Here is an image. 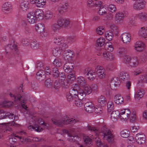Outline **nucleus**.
<instances>
[{"mask_svg": "<svg viewBox=\"0 0 147 147\" xmlns=\"http://www.w3.org/2000/svg\"><path fill=\"white\" fill-rule=\"evenodd\" d=\"M109 54H108L107 52H103V53H100L97 54L98 55H100L106 59H107L109 58L110 59V57L109 56Z\"/></svg>", "mask_w": 147, "mask_h": 147, "instance_id": "obj_59", "label": "nucleus"}, {"mask_svg": "<svg viewBox=\"0 0 147 147\" xmlns=\"http://www.w3.org/2000/svg\"><path fill=\"white\" fill-rule=\"evenodd\" d=\"M45 85L47 88L51 87L53 85V80L50 78L47 79L45 82Z\"/></svg>", "mask_w": 147, "mask_h": 147, "instance_id": "obj_41", "label": "nucleus"}, {"mask_svg": "<svg viewBox=\"0 0 147 147\" xmlns=\"http://www.w3.org/2000/svg\"><path fill=\"white\" fill-rule=\"evenodd\" d=\"M111 28L115 34L117 35L118 34L119 32V29L117 26L112 24L111 25Z\"/></svg>", "mask_w": 147, "mask_h": 147, "instance_id": "obj_49", "label": "nucleus"}, {"mask_svg": "<svg viewBox=\"0 0 147 147\" xmlns=\"http://www.w3.org/2000/svg\"><path fill=\"white\" fill-rule=\"evenodd\" d=\"M136 120V113L135 112L133 111V113L130 115V121L131 122L134 123Z\"/></svg>", "mask_w": 147, "mask_h": 147, "instance_id": "obj_50", "label": "nucleus"}, {"mask_svg": "<svg viewBox=\"0 0 147 147\" xmlns=\"http://www.w3.org/2000/svg\"><path fill=\"white\" fill-rule=\"evenodd\" d=\"M106 8L104 7L103 6H101L99 7L98 13L100 15H103V14L105 13L106 12L105 11Z\"/></svg>", "mask_w": 147, "mask_h": 147, "instance_id": "obj_51", "label": "nucleus"}, {"mask_svg": "<svg viewBox=\"0 0 147 147\" xmlns=\"http://www.w3.org/2000/svg\"><path fill=\"white\" fill-rule=\"evenodd\" d=\"M28 2L27 1H24L21 3L20 7L21 9L23 11L27 10L28 8Z\"/></svg>", "mask_w": 147, "mask_h": 147, "instance_id": "obj_39", "label": "nucleus"}, {"mask_svg": "<svg viewBox=\"0 0 147 147\" xmlns=\"http://www.w3.org/2000/svg\"><path fill=\"white\" fill-rule=\"evenodd\" d=\"M11 98H12L14 100V101L15 102L17 100H22L21 102V104L22 105V107L26 109L27 107L26 105H25V102H24L26 98L25 96L23 94V91L22 89V87L20 86L19 89H18L17 92L16 93V95L10 93L9 94Z\"/></svg>", "mask_w": 147, "mask_h": 147, "instance_id": "obj_3", "label": "nucleus"}, {"mask_svg": "<svg viewBox=\"0 0 147 147\" xmlns=\"http://www.w3.org/2000/svg\"><path fill=\"white\" fill-rule=\"evenodd\" d=\"M78 84L82 87H84L86 84V81L84 78L82 76L78 77L77 79Z\"/></svg>", "mask_w": 147, "mask_h": 147, "instance_id": "obj_34", "label": "nucleus"}, {"mask_svg": "<svg viewBox=\"0 0 147 147\" xmlns=\"http://www.w3.org/2000/svg\"><path fill=\"white\" fill-rule=\"evenodd\" d=\"M119 78L122 81H125L129 80V77L127 73L125 72H122L120 73L119 75Z\"/></svg>", "mask_w": 147, "mask_h": 147, "instance_id": "obj_29", "label": "nucleus"}, {"mask_svg": "<svg viewBox=\"0 0 147 147\" xmlns=\"http://www.w3.org/2000/svg\"><path fill=\"white\" fill-rule=\"evenodd\" d=\"M96 71L99 77L100 78H104L106 76V72L104 69L102 67L97 66L96 68Z\"/></svg>", "mask_w": 147, "mask_h": 147, "instance_id": "obj_11", "label": "nucleus"}, {"mask_svg": "<svg viewBox=\"0 0 147 147\" xmlns=\"http://www.w3.org/2000/svg\"><path fill=\"white\" fill-rule=\"evenodd\" d=\"M69 19L65 18H60L57 21V23L59 24V26L61 27H65L68 26L70 23Z\"/></svg>", "mask_w": 147, "mask_h": 147, "instance_id": "obj_15", "label": "nucleus"}, {"mask_svg": "<svg viewBox=\"0 0 147 147\" xmlns=\"http://www.w3.org/2000/svg\"><path fill=\"white\" fill-rule=\"evenodd\" d=\"M121 136L124 138H127L129 136V132L128 131L125 130L121 132Z\"/></svg>", "mask_w": 147, "mask_h": 147, "instance_id": "obj_48", "label": "nucleus"}, {"mask_svg": "<svg viewBox=\"0 0 147 147\" xmlns=\"http://www.w3.org/2000/svg\"><path fill=\"white\" fill-rule=\"evenodd\" d=\"M94 72L88 67L86 68L83 71V74L88 79L90 80H93L96 78Z\"/></svg>", "mask_w": 147, "mask_h": 147, "instance_id": "obj_6", "label": "nucleus"}, {"mask_svg": "<svg viewBox=\"0 0 147 147\" xmlns=\"http://www.w3.org/2000/svg\"><path fill=\"white\" fill-rule=\"evenodd\" d=\"M28 20L31 24L36 23L37 21V18L35 16L34 12H31L27 15Z\"/></svg>", "mask_w": 147, "mask_h": 147, "instance_id": "obj_13", "label": "nucleus"}, {"mask_svg": "<svg viewBox=\"0 0 147 147\" xmlns=\"http://www.w3.org/2000/svg\"><path fill=\"white\" fill-rule=\"evenodd\" d=\"M121 37L123 42L124 43L129 42L131 40V36L130 34L128 33L124 32L123 33L121 36Z\"/></svg>", "mask_w": 147, "mask_h": 147, "instance_id": "obj_17", "label": "nucleus"}, {"mask_svg": "<svg viewBox=\"0 0 147 147\" xmlns=\"http://www.w3.org/2000/svg\"><path fill=\"white\" fill-rule=\"evenodd\" d=\"M62 47H56L53 50V55L56 57L59 56L61 52L67 48L66 45L65 43H63Z\"/></svg>", "mask_w": 147, "mask_h": 147, "instance_id": "obj_9", "label": "nucleus"}, {"mask_svg": "<svg viewBox=\"0 0 147 147\" xmlns=\"http://www.w3.org/2000/svg\"><path fill=\"white\" fill-rule=\"evenodd\" d=\"M109 9L111 12H113L116 10V8L115 6L113 4H111L109 5Z\"/></svg>", "mask_w": 147, "mask_h": 147, "instance_id": "obj_60", "label": "nucleus"}, {"mask_svg": "<svg viewBox=\"0 0 147 147\" xmlns=\"http://www.w3.org/2000/svg\"><path fill=\"white\" fill-rule=\"evenodd\" d=\"M141 80L143 83H147V74L142 75L140 78Z\"/></svg>", "mask_w": 147, "mask_h": 147, "instance_id": "obj_61", "label": "nucleus"}, {"mask_svg": "<svg viewBox=\"0 0 147 147\" xmlns=\"http://www.w3.org/2000/svg\"><path fill=\"white\" fill-rule=\"evenodd\" d=\"M147 58V54L146 53L144 52L142 54L140 58V60L142 62H144Z\"/></svg>", "mask_w": 147, "mask_h": 147, "instance_id": "obj_56", "label": "nucleus"}, {"mask_svg": "<svg viewBox=\"0 0 147 147\" xmlns=\"http://www.w3.org/2000/svg\"><path fill=\"white\" fill-rule=\"evenodd\" d=\"M135 138L136 142L139 144L142 145L145 142V136L142 133L136 134Z\"/></svg>", "mask_w": 147, "mask_h": 147, "instance_id": "obj_10", "label": "nucleus"}, {"mask_svg": "<svg viewBox=\"0 0 147 147\" xmlns=\"http://www.w3.org/2000/svg\"><path fill=\"white\" fill-rule=\"evenodd\" d=\"M145 93V91L142 89H140L138 90L136 92L135 95V97L136 98H142Z\"/></svg>", "mask_w": 147, "mask_h": 147, "instance_id": "obj_33", "label": "nucleus"}, {"mask_svg": "<svg viewBox=\"0 0 147 147\" xmlns=\"http://www.w3.org/2000/svg\"><path fill=\"white\" fill-rule=\"evenodd\" d=\"M84 142L86 144H91L92 139L89 137H87L84 138Z\"/></svg>", "mask_w": 147, "mask_h": 147, "instance_id": "obj_63", "label": "nucleus"}, {"mask_svg": "<svg viewBox=\"0 0 147 147\" xmlns=\"http://www.w3.org/2000/svg\"><path fill=\"white\" fill-rule=\"evenodd\" d=\"M52 121L54 125L57 126L61 127L65 123L74 124L79 121V120L75 117L69 118L64 117L61 119L57 120L52 119Z\"/></svg>", "mask_w": 147, "mask_h": 147, "instance_id": "obj_2", "label": "nucleus"}, {"mask_svg": "<svg viewBox=\"0 0 147 147\" xmlns=\"http://www.w3.org/2000/svg\"><path fill=\"white\" fill-rule=\"evenodd\" d=\"M74 68L72 64L69 62L66 63L63 66V69L65 72L67 73L74 71Z\"/></svg>", "mask_w": 147, "mask_h": 147, "instance_id": "obj_18", "label": "nucleus"}, {"mask_svg": "<svg viewBox=\"0 0 147 147\" xmlns=\"http://www.w3.org/2000/svg\"><path fill=\"white\" fill-rule=\"evenodd\" d=\"M30 46L33 49H37L40 47L39 43L36 40L35 41L32 40L31 42Z\"/></svg>", "mask_w": 147, "mask_h": 147, "instance_id": "obj_40", "label": "nucleus"}, {"mask_svg": "<svg viewBox=\"0 0 147 147\" xmlns=\"http://www.w3.org/2000/svg\"><path fill=\"white\" fill-rule=\"evenodd\" d=\"M139 62L136 57H134L131 58L129 65L131 67H134L138 66Z\"/></svg>", "mask_w": 147, "mask_h": 147, "instance_id": "obj_28", "label": "nucleus"}, {"mask_svg": "<svg viewBox=\"0 0 147 147\" xmlns=\"http://www.w3.org/2000/svg\"><path fill=\"white\" fill-rule=\"evenodd\" d=\"M115 102L118 104H123L124 102V99L123 97L119 94L116 95L114 97Z\"/></svg>", "mask_w": 147, "mask_h": 147, "instance_id": "obj_24", "label": "nucleus"}, {"mask_svg": "<svg viewBox=\"0 0 147 147\" xmlns=\"http://www.w3.org/2000/svg\"><path fill=\"white\" fill-rule=\"evenodd\" d=\"M84 86V90L81 89L79 90V98L82 99L85 97L86 94H89L92 92L91 89L89 86L86 84Z\"/></svg>", "mask_w": 147, "mask_h": 147, "instance_id": "obj_5", "label": "nucleus"}, {"mask_svg": "<svg viewBox=\"0 0 147 147\" xmlns=\"http://www.w3.org/2000/svg\"><path fill=\"white\" fill-rule=\"evenodd\" d=\"M98 101L101 106H104L106 104V100L105 96L101 95L98 98Z\"/></svg>", "mask_w": 147, "mask_h": 147, "instance_id": "obj_35", "label": "nucleus"}, {"mask_svg": "<svg viewBox=\"0 0 147 147\" xmlns=\"http://www.w3.org/2000/svg\"><path fill=\"white\" fill-rule=\"evenodd\" d=\"M105 36L107 40L110 41L113 39V34L112 32L109 31L105 34Z\"/></svg>", "mask_w": 147, "mask_h": 147, "instance_id": "obj_47", "label": "nucleus"}, {"mask_svg": "<svg viewBox=\"0 0 147 147\" xmlns=\"http://www.w3.org/2000/svg\"><path fill=\"white\" fill-rule=\"evenodd\" d=\"M124 17V14L122 12H119L115 15V19L117 23H120L122 22Z\"/></svg>", "mask_w": 147, "mask_h": 147, "instance_id": "obj_21", "label": "nucleus"}, {"mask_svg": "<svg viewBox=\"0 0 147 147\" xmlns=\"http://www.w3.org/2000/svg\"><path fill=\"white\" fill-rule=\"evenodd\" d=\"M67 78L68 81H73L76 79V76L74 71L67 73Z\"/></svg>", "mask_w": 147, "mask_h": 147, "instance_id": "obj_30", "label": "nucleus"}, {"mask_svg": "<svg viewBox=\"0 0 147 147\" xmlns=\"http://www.w3.org/2000/svg\"><path fill=\"white\" fill-rule=\"evenodd\" d=\"M68 5V3H64L62 5L61 7L58 9V11L60 13L63 14V13L66 11L67 8V6Z\"/></svg>", "mask_w": 147, "mask_h": 147, "instance_id": "obj_37", "label": "nucleus"}, {"mask_svg": "<svg viewBox=\"0 0 147 147\" xmlns=\"http://www.w3.org/2000/svg\"><path fill=\"white\" fill-rule=\"evenodd\" d=\"M69 84L66 81H63L62 82L61 86L65 88H67L69 87Z\"/></svg>", "mask_w": 147, "mask_h": 147, "instance_id": "obj_62", "label": "nucleus"}, {"mask_svg": "<svg viewBox=\"0 0 147 147\" xmlns=\"http://www.w3.org/2000/svg\"><path fill=\"white\" fill-rule=\"evenodd\" d=\"M63 38L61 36H56L54 38V42L55 44L59 45L63 43Z\"/></svg>", "mask_w": 147, "mask_h": 147, "instance_id": "obj_36", "label": "nucleus"}, {"mask_svg": "<svg viewBox=\"0 0 147 147\" xmlns=\"http://www.w3.org/2000/svg\"><path fill=\"white\" fill-rule=\"evenodd\" d=\"M54 65L57 67H60L62 65L61 60L59 58H56L53 62Z\"/></svg>", "mask_w": 147, "mask_h": 147, "instance_id": "obj_42", "label": "nucleus"}, {"mask_svg": "<svg viewBox=\"0 0 147 147\" xmlns=\"http://www.w3.org/2000/svg\"><path fill=\"white\" fill-rule=\"evenodd\" d=\"M119 115L120 112L119 111H113L111 113V119L113 121H115L119 118Z\"/></svg>", "mask_w": 147, "mask_h": 147, "instance_id": "obj_23", "label": "nucleus"}, {"mask_svg": "<svg viewBox=\"0 0 147 147\" xmlns=\"http://www.w3.org/2000/svg\"><path fill=\"white\" fill-rule=\"evenodd\" d=\"M102 30H104V28L102 26H99L96 29V32L99 35H101L103 33Z\"/></svg>", "mask_w": 147, "mask_h": 147, "instance_id": "obj_58", "label": "nucleus"}, {"mask_svg": "<svg viewBox=\"0 0 147 147\" xmlns=\"http://www.w3.org/2000/svg\"><path fill=\"white\" fill-rule=\"evenodd\" d=\"M131 58L128 55H125L124 56L123 59V62L125 63L129 64Z\"/></svg>", "mask_w": 147, "mask_h": 147, "instance_id": "obj_55", "label": "nucleus"}, {"mask_svg": "<svg viewBox=\"0 0 147 147\" xmlns=\"http://www.w3.org/2000/svg\"><path fill=\"white\" fill-rule=\"evenodd\" d=\"M139 35L142 37L146 38L147 37V28H141L138 32Z\"/></svg>", "mask_w": 147, "mask_h": 147, "instance_id": "obj_25", "label": "nucleus"}, {"mask_svg": "<svg viewBox=\"0 0 147 147\" xmlns=\"http://www.w3.org/2000/svg\"><path fill=\"white\" fill-rule=\"evenodd\" d=\"M86 129L97 134L99 132L98 136H101L102 138H104L109 142H111L113 140V136L111 131L105 126H103L101 128V131L100 132H99L98 129L95 127H92L89 125L86 127Z\"/></svg>", "mask_w": 147, "mask_h": 147, "instance_id": "obj_1", "label": "nucleus"}, {"mask_svg": "<svg viewBox=\"0 0 147 147\" xmlns=\"http://www.w3.org/2000/svg\"><path fill=\"white\" fill-rule=\"evenodd\" d=\"M85 109L88 112L91 113L93 112L94 109V105L90 102H88L84 104Z\"/></svg>", "mask_w": 147, "mask_h": 147, "instance_id": "obj_16", "label": "nucleus"}, {"mask_svg": "<svg viewBox=\"0 0 147 147\" xmlns=\"http://www.w3.org/2000/svg\"><path fill=\"white\" fill-rule=\"evenodd\" d=\"M66 97L67 100L69 101H71L72 100H74L75 99V98H74L73 96L69 93L67 94Z\"/></svg>", "mask_w": 147, "mask_h": 147, "instance_id": "obj_64", "label": "nucleus"}, {"mask_svg": "<svg viewBox=\"0 0 147 147\" xmlns=\"http://www.w3.org/2000/svg\"><path fill=\"white\" fill-rule=\"evenodd\" d=\"M59 25V24L57 23L53 24L52 26V29L55 32L60 29L61 27Z\"/></svg>", "mask_w": 147, "mask_h": 147, "instance_id": "obj_53", "label": "nucleus"}, {"mask_svg": "<svg viewBox=\"0 0 147 147\" xmlns=\"http://www.w3.org/2000/svg\"><path fill=\"white\" fill-rule=\"evenodd\" d=\"M16 45L9 44L5 47V52L6 53L11 55H17V53L18 50Z\"/></svg>", "mask_w": 147, "mask_h": 147, "instance_id": "obj_4", "label": "nucleus"}, {"mask_svg": "<svg viewBox=\"0 0 147 147\" xmlns=\"http://www.w3.org/2000/svg\"><path fill=\"white\" fill-rule=\"evenodd\" d=\"M85 98H84L83 99L78 98L75 99V104L78 107H80L82 106L83 104L85 103Z\"/></svg>", "mask_w": 147, "mask_h": 147, "instance_id": "obj_27", "label": "nucleus"}, {"mask_svg": "<svg viewBox=\"0 0 147 147\" xmlns=\"http://www.w3.org/2000/svg\"><path fill=\"white\" fill-rule=\"evenodd\" d=\"M95 142L98 146L99 147H108L106 144H102L99 139H98V140H95Z\"/></svg>", "mask_w": 147, "mask_h": 147, "instance_id": "obj_52", "label": "nucleus"}, {"mask_svg": "<svg viewBox=\"0 0 147 147\" xmlns=\"http://www.w3.org/2000/svg\"><path fill=\"white\" fill-rule=\"evenodd\" d=\"M76 40V38L74 36H69L68 37L67 39V41L70 43H71L74 42Z\"/></svg>", "mask_w": 147, "mask_h": 147, "instance_id": "obj_57", "label": "nucleus"}, {"mask_svg": "<svg viewBox=\"0 0 147 147\" xmlns=\"http://www.w3.org/2000/svg\"><path fill=\"white\" fill-rule=\"evenodd\" d=\"M146 2L144 0H140L134 3L133 9L135 10H140L145 7Z\"/></svg>", "mask_w": 147, "mask_h": 147, "instance_id": "obj_7", "label": "nucleus"}, {"mask_svg": "<svg viewBox=\"0 0 147 147\" xmlns=\"http://www.w3.org/2000/svg\"><path fill=\"white\" fill-rule=\"evenodd\" d=\"M69 93L73 96H74L75 98L76 96L79 98V90L78 91L77 89H75V88H71L69 90Z\"/></svg>", "mask_w": 147, "mask_h": 147, "instance_id": "obj_32", "label": "nucleus"}, {"mask_svg": "<svg viewBox=\"0 0 147 147\" xmlns=\"http://www.w3.org/2000/svg\"><path fill=\"white\" fill-rule=\"evenodd\" d=\"M53 17V13L51 11H48L45 12V18L46 19H50Z\"/></svg>", "mask_w": 147, "mask_h": 147, "instance_id": "obj_46", "label": "nucleus"}, {"mask_svg": "<svg viewBox=\"0 0 147 147\" xmlns=\"http://www.w3.org/2000/svg\"><path fill=\"white\" fill-rule=\"evenodd\" d=\"M63 132L64 134H67V135L68 136L70 137H73V138H68V139L70 142L74 141L75 140L74 139V137L72 136V134L70 133L67 130L64 129L63 130Z\"/></svg>", "mask_w": 147, "mask_h": 147, "instance_id": "obj_44", "label": "nucleus"}, {"mask_svg": "<svg viewBox=\"0 0 147 147\" xmlns=\"http://www.w3.org/2000/svg\"><path fill=\"white\" fill-rule=\"evenodd\" d=\"M105 40L103 37H100L96 41L97 45L100 47L102 46L105 44Z\"/></svg>", "mask_w": 147, "mask_h": 147, "instance_id": "obj_43", "label": "nucleus"}, {"mask_svg": "<svg viewBox=\"0 0 147 147\" xmlns=\"http://www.w3.org/2000/svg\"><path fill=\"white\" fill-rule=\"evenodd\" d=\"M36 78L37 80L40 81L44 80L46 78L45 71L42 70H39L36 74Z\"/></svg>", "mask_w": 147, "mask_h": 147, "instance_id": "obj_14", "label": "nucleus"}, {"mask_svg": "<svg viewBox=\"0 0 147 147\" xmlns=\"http://www.w3.org/2000/svg\"><path fill=\"white\" fill-rule=\"evenodd\" d=\"M43 63L42 62L38 61L37 62L36 68L37 69L40 70H42L43 68Z\"/></svg>", "mask_w": 147, "mask_h": 147, "instance_id": "obj_54", "label": "nucleus"}, {"mask_svg": "<svg viewBox=\"0 0 147 147\" xmlns=\"http://www.w3.org/2000/svg\"><path fill=\"white\" fill-rule=\"evenodd\" d=\"M2 10L5 13L10 12L12 10L11 5L8 2L4 3L2 6Z\"/></svg>", "mask_w": 147, "mask_h": 147, "instance_id": "obj_12", "label": "nucleus"}, {"mask_svg": "<svg viewBox=\"0 0 147 147\" xmlns=\"http://www.w3.org/2000/svg\"><path fill=\"white\" fill-rule=\"evenodd\" d=\"M110 42L106 43L104 46L105 49L108 52H111L113 50V48Z\"/></svg>", "mask_w": 147, "mask_h": 147, "instance_id": "obj_38", "label": "nucleus"}, {"mask_svg": "<svg viewBox=\"0 0 147 147\" xmlns=\"http://www.w3.org/2000/svg\"><path fill=\"white\" fill-rule=\"evenodd\" d=\"M35 29L38 32H39L40 36L43 38H45L48 35V32L45 30L44 27L41 24L36 25Z\"/></svg>", "mask_w": 147, "mask_h": 147, "instance_id": "obj_8", "label": "nucleus"}, {"mask_svg": "<svg viewBox=\"0 0 147 147\" xmlns=\"http://www.w3.org/2000/svg\"><path fill=\"white\" fill-rule=\"evenodd\" d=\"M32 4H35L36 6L39 7H43L46 4L45 0H30Z\"/></svg>", "mask_w": 147, "mask_h": 147, "instance_id": "obj_19", "label": "nucleus"}, {"mask_svg": "<svg viewBox=\"0 0 147 147\" xmlns=\"http://www.w3.org/2000/svg\"><path fill=\"white\" fill-rule=\"evenodd\" d=\"M34 13L35 14V16H36L37 19L40 20L42 19L43 18L44 12L42 10L37 9L36 10L35 12Z\"/></svg>", "mask_w": 147, "mask_h": 147, "instance_id": "obj_26", "label": "nucleus"}, {"mask_svg": "<svg viewBox=\"0 0 147 147\" xmlns=\"http://www.w3.org/2000/svg\"><path fill=\"white\" fill-rule=\"evenodd\" d=\"M114 106V104L112 101H108L107 104V110L108 112H110L113 109Z\"/></svg>", "mask_w": 147, "mask_h": 147, "instance_id": "obj_45", "label": "nucleus"}, {"mask_svg": "<svg viewBox=\"0 0 147 147\" xmlns=\"http://www.w3.org/2000/svg\"><path fill=\"white\" fill-rule=\"evenodd\" d=\"M136 17L142 21H145L147 20V13L144 12H141L136 14Z\"/></svg>", "mask_w": 147, "mask_h": 147, "instance_id": "obj_22", "label": "nucleus"}, {"mask_svg": "<svg viewBox=\"0 0 147 147\" xmlns=\"http://www.w3.org/2000/svg\"><path fill=\"white\" fill-rule=\"evenodd\" d=\"M52 75L55 78H57L60 76V72L58 69L56 67H54L52 68Z\"/></svg>", "mask_w": 147, "mask_h": 147, "instance_id": "obj_31", "label": "nucleus"}, {"mask_svg": "<svg viewBox=\"0 0 147 147\" xmlns=\"http://www.w3.org/2000/svg\"><path fill=\"white\" fill-rule=\"evenodd\" d=\"M144 44L141 41H138L136 43L135 48L137 51H142L144 49Z\"/></svg>", "mask_w": 147, "mask_h": 147, "instance_id": "obj_20", "label": "nucleus"}]
</instances>
